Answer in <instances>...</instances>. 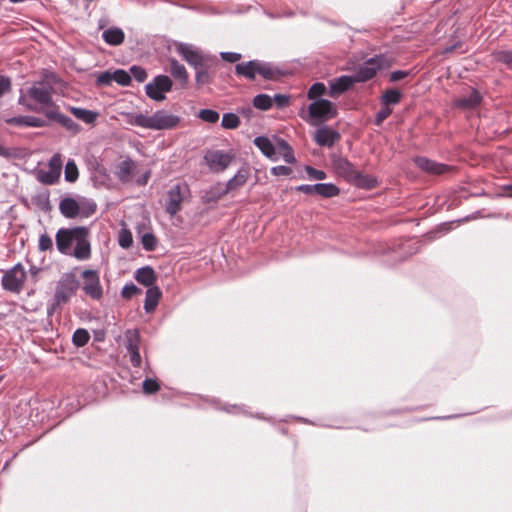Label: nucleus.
<instances>
[{"label":"nucleus","instance_id":"15","mask_svg":"<svg viewBox=\"0 0 512 512\" xmlns=\"http://www.w3.org/2000/svg\"><path fill=\"white\" fill-rule=\"evenodd\" d=\"M414 162L419 169L432 175H443L454 169L452 166L435 162L426 157H416Z\"/></svg>","mask_w":512,"mask_h":512},{"label":"nucleus","instance_id":"31","mask_svg":"<svg viewBox=\"0 0 512 512\" xmlns=\"http://www.w3.org/2000/svg\"><path fill=\"white\" fill-rule=\"evenodd\" d=\"M214 64V60L208 62L207 66L196 69V82L198 85H205L211 82L210 69Z\"/></svg>","mask_w":512,"mask_h":512},{"label":"nucleus","instance_id":"29","mask_svg":"<svg viewBox=\"0 0 512 512\" xmlns=\"http://www.w3.org/2000/svg\"><path fill=\"white\" fill-rule=\"evenodd\" d=\"M340 194V189L332 183H318L317 195L323 198H332Z\"/></svg>","mask_w":512,"mask_h":512},{"label":"nucleus","instance_id":"58","mask_svg":"<svg viewBox=\"0 0 512 512\" xmlns=\"http://www.w3.org/2000/svg\"><path fill=\"white\" fill-rule=\"evenodd\" d=\"M271 173L274 176H288L292 173V169L288 166L279 165L271 169Z\"/></svg>","mask_w":512,"mask_h":512},{"label":"nucleus","instance_id":"23","mask_svg":"<svg viewBox=\"0 0 512 512\" xmlns=\"http://www.w3.org/2000/svg\"><path fill=\"white\" fill-rule=\"evenodd\" d=\"M249 177H250L249 169L241 168L240 170H238L236 175L227 182V184L225 186L226 190L229 193L231 191L239 189L240 187H242L246 184Z\"/></svg>","mask_w":512,"mask_h":512},{"label":"nucleus","instance_id":"12","mask_svg":"<svg viewBox=\"0 0 512 512\" xmlns=\"http://www.w3.org/2000/svg\"><path fill=\"white\" fill-rule=\"evenodd\" d=\"M204 159L213 172L224 171L232 161V157L229 154L218 150L207 152Z\"/></svg>","mask_w":512,"mask_h":512},{"label":"nucleus","instance_id":"54","mask_svg":"<svg viewBox=\"0 0 512 512\" xmlns=\"http://www.w3.org/2000/svg\"><path fill=\"white\" fill-rule=\"evenodd\" d=\"M305 171L311 179L324 180L326 178V173L323 170H318L312 166H306Z\"/></svg>","mask_w":512,"mask_h":512},{"label":"nucleus","instance_id":"45","mask_svg":"<svg viewBox=\"0 0 512 512\" xmlns=\"http://www.w3.org/2000/svg\"><path fill=\"white\" fill-rule=\"evenodd\" d=\"M118 243L122 248H130L133 244L132 233L127 229H122L119 232Z\"/></svg>","mask_w":512,"mask_h":512},{"label":"nucleus","instance_id":"46","mask_svg":"<svg viewBox=\"0 0 512 512\" xmlns=\"http://www.w3.org/2000/svg\"><path fill=\"white\" fill-rule=\"evenodd\" d=\"M79 203H80V207H81L79 216L89 217L96 212L97 205L95 204V202L83 200Z\"/></svg>","mask_w":512,"mask_h":512},{"label":"nucleus","instance_id":"19","mask_svg":"<svg viewBox=\"0 0 512 512\" xmlns=\"http://www.w3.org/2000/svg\"><path fill=\"white\" fill-rule=\"evenodd\" d=\"M48 119L61 124L63 127H65L68 130H71L74 132L78 131V128H79L78 124L75 123L70 117L62 114L60 111V107L50 110L48 112Z\"/></svg>","mask_w":512,"mask_h":512},{"label":"nucleus","instance_id":"5","mask_svg":"<svg viewBox=\"0 0 512 512\" xmlns=\"http://www.w3.org/2000/svg\"><path fill=\"white\" fill-rule=\"evenodd\" d=\"M181 117L168 112L167 110H157L152 115H148L146 129L150 130H172L179 126Z\"/></svg>","mask_w":512,"mask_h":512},{"label":"nucleus","instance_id":"37","mask_svg":"<svg viewBox=\"0 0 512 512\" xmlns=\"http://www.w3.org/2000/svg\"><path fill=\"white\" fill-rule=\"evenodd\" d=\"M327 88L324 83L316 82L308 90L307 97L309 100H319L318 98L326 94Z\"/></svg>","mask_w":512,"mask_h":512},{"label":"nucleus","instance_id":"50","mask_svg":"<svg viewBox=\"0 0 512 512\" xmlns=\"http://www.w3.org/2000/svg\"><path fill=\"white\" fill-rule=\"evenodd\" d=\"M141 292V289H139L136 285L131 283L123 287L121 295L124 299H131L132 297L141 294Z\"/></svg>","mask_w":512,"mask_h":512},{"label":"nucleus","instance_id":"13","mask_svg":"<svg viewBox=\"0 0 512 512\" xmlns=\"http://www.w3.org/2000/svg\"><path fill=\"white\" fill-rule=\"evenodd\" d=\"M83 290L93 299H100L102 296V287L100 285L98 273L94 270H85L83 272Z\"/></svg>","mask_w":512,"mask_h":512},{"label":"nucleus","instance_id":"57","mask_svg":"<svg viewBox=\"0 0 512 512\" xmlns=\"http://www.w3.org/2000/svg\"><path fill=\"white\" fill-rule=\"evenodd\" d=\"M59 175L52 172V171H48V172H43L41 174V181L45 184H55L58 180H59Z\"/></svg>","mask_w":512,"mask_h":512},{"label":"nucleus","instance_id":"35","mask_svg":"<svg viewBox=\"0 0 512 512\" xmlns=\"http://www.w3.org/2000/svg\"><path fill=\"white\" fill-rule=\"evenodd\" d=\"M277 145L285 162L292 164L296 161L293 150L286 141L279 140Z\"/></svg>","mask_w":512,"mask_h":512},{"label":"nucleus","instance_id":"10","mask_svg":"<svg viewBox=\"0 0 512 512\" xmlns=\"http://www.w3.org/2000/svg\"><path fill=\"white\" fill-rule=\"evenodd\" d=\"M79 283L73 274H65L58 282L55 291L57 304L66 303L77 291Z\"/></svg>","mask_w":512,"mask_h":512},{"label":"nucleus","instance_id":"9","mask_svg":"<svg viewBox=\"0 0 512 512\" xmlns=\"http://www.w3.org/2000/svg\"><path fill=\"white\" fill-rule=\"evenodd\" d=\"M172 80L166 75L156 76L145 86L147 96L155 101L165 100V93L172 90Z\"/></svg>","mask_w":512,"mask_h":512},{"label":"nucleus","instance_id":"26","mask_svg":"<svg viewBox=\"0 0 512 512\" xmlns=\"http://www.w3.org/2000/svg\"><path fill=\"white\" fill-rule=\"evenodd\" d=\"M102 38L107 44L118 46L124 42L125 34L121 28L113 27L105 30Z\"/></svg>","mask_w":512,"mask_h":512},{"label":"nucleus","instance_id":"64","mask_svg":"<svg viewBox=\"0 0 512 512\" xmlns=\"http://www.w3.org/2000/svg\"><path fill=\"white\" fill-rule=\"evenodd\" d=\"M273 101L278 107H284L289 104V97L282 94H276L273 98Z\"/></svg>","mask_w":512,"mask_h":512},{"label":"nucleus","instance_id":"63","mask_svg":"<svg viewBox=\"0 0 512 512\" xmlns=\"http://www.w3.org/2000/svg\"><path fill=\"white\" fill-rule=\"evenodd\" d=\"M408 75H409V72H407V71H402V70L393 71L390 74L389 79L391 82H397V81L404 79Z\"/></svg>","mask_w":512,"mask_h":512},{"label":"nucleus","instance_id":"33","mask_svg":"<svg viewBox=\"0 0 512 512\" xmlns=\"http://www.w3.org/2000/svg\"><path fill=\"white\" fill-rule=\"evenodd\" d=\"M125 117H126L127 124L146 129L148 115H145L142 113H140V114L127 113V114H125Z\"/></svg>","mask_w":512,"mask_h":512},{"label":"nucleus","instance_id":"28","mask_svg":"<svg viewBox=\"0 0 512 512\" xmlns=\"http://www.w3.org/2000/svg\"><path fill=\"white\" fill-rule=\"evenodd\" d=\"M226 194H228L226 188H223L222 185L218 183L207 190L202 198L205 203H211L217 202Z\"/></svg>","mask_w":512,"mask_h":512},{"label":"nucleus","instance_id":"41","mask_svg":"<svg viewBox=\"0 0 512 512\" xmlns=\"http://www.w3.org/2000/svg\"><path fill=\"white\" fill-rule=\"evenodd\" d=\"M198 117L204 122L214 124L218 122L220 115L217 111L212 109H201L198 112Z\"/></svg>","mask_w":512,"mask_h":512},{"label":"nucleus","instance_id":"49","mask_svg":"<svg viewBox=\"0 0 512 512\" xmlns=\"http://www.w3.org/2000/svg\"><path fill=\"white\" fill-rule=\"evenodd\" d=\"M142 388L146 394H154L160 390L159 383L151 378H147L143 381Z\"/></svg>","mask_w":512,"mask_h":512},{"label":"nucleus","instance_id":"14","mask_svg":"<svg viewBox=\"0 0 512 512\" xmlns=\"http://www.w3.org/2000/svg\"><path fill=\"white\" fill-rule=\"evenodd\" d=\"M179 54L188 62L189 65L195 69L208 65V62L212 59L210 57L202 55L199 51L194 50L191 46L180 45L178 48Z\"/></svg>","mask_w":512,"mask_h":512},{"label":"nucleus","instance_id":"16","mask_svg":"<svg viewBox=\"0 0 512 512\" xmlns=\"http://www.w3.org/2000/svg\"><path fill=\"white\" fill-rule=\"evenodd\" d=\"M339 140L340 134L327 126L319 128L314 136V141L323 147H332Z\"/></svg>","mask_w":512,"mask_h":512},{"label":"nucleus","instance_id":"22","mask_svg":"<svg viewBox=\"0 0 512 512\" xmlns=\"http://www.w3.org/2000/svg\"><path fill=\"white\" fill-rule=\"evenodd\" d=\"M136 168L135 162L131 159H126L120 162L116 167V176L122 182L131 180L132 174Z\"/></svg>","mask_w":512,"mask_h":512},{"label":"nucleus","instance_id":"27","mask_svg":"<svg viewBox=\"0 0 512 512\" xmlns=\"http://www.w3.org/2000/svg\"><path fill=\"white\" fill-rule=\"evenodd\" d=\"M254 145L265 155L267 158L275 159L276 149L271 140L265 136H258L254 139Z\"/></svg>","mask_w":512,"mask_h":512},{"label":"nucleus","instance_id":"32","mask_svg":"<svg viewBox=\"0 0 512 512\" xmlns=\"http://www.w3.org/2000/svg\"><path fill=\"white\" fill-rule=\"evenodd\" d=\"M402 98V93L398 89H388L386 90L382 97L381 102L383 105L389 106V105H395L400 102Z\"/></svg>","mask_w":512,"mask_h":512},{"label":"nucleus","instance_id":"34","mask_svg":"<svg viewBox=\"0 0 512 512\" xmlns=\"http://www.w3.org/2000/svg\"><path fill=\"white\" fill-rule=\"evenodd\" d=\"M253 105L257 109L266 111L269 110L273 105V99L267 94H259L254 97Z\"/></svg>","mask_w":512,"mask_h":512},{"label":"nucleus","instance_id":"47","mask_svg":"<svg viewBox=\"0 0 512 512\" xmlns=\"http://www.w3.org/2000/svg\"><path fill=\"white\" fill-rule=\"evenodd\" d=\"M62 156L59 153L54 154L49 161V171H52L60 176L62 170Z\"/></svg>","mask_w":512,"mask_h":512},{"label":"nucleus","instance_id":"59","mask_svg":"<svg viewBox=\"0 0 512 512\" xmlns=\"http://www.w3.org/2000/svg\"><path fill=\"white\" fill-rule=\"evenodd\" d=\"M296 191L305 193L307 195H315L317 194V184L309 185V184H303L296 187Z\"/></svg>","mask_w":512,"mask_h":512},{"label":"nucleus","instance_id":"30","mask_svg":"<svg viewBox=\"0 0 512 512\" xmlns=\"http://www.w3.org/2000/svg\"><path fill=\"white\" fill-rule=\"evenodd\" d=\"M71 113L79 120H82L83 122L87 124L94 123L98 114L96 112H93L91 110L83 109V108H77L72 107Z\"/></svg>","mask_w":512,"mask_h":512},{"label":"nucleus","instance_id":"24","mask_svg":"<svg viewBox=\"0 0 512 512\" xmlns=\"http://www.w3.org/2000/svg\"><path fill=\"white\" fill-rule=\"evenodd\" d=\"M162 296V292L159 287H150L146 291V298L144 303V309L147 313H151L157 307L159 300Z\"/></svg>","mask_w":512,"mask_h":512},{"label":"nucleus","instance_id":"40","mask_svg":"<svg viewBox=\"0 0 512 512\" xmlns=\"http://www.w3.org/2000/svg\"><path fill=\"white\" fill-rule=\"evenodd\" d=\"M79 171L73 160H69L65 166V180L73 183L78 179Z\"/></svg>","mask_w":512,"mask_h":512},{"label":"nucleus","instance_id":"62","mask_svg":"<svg viewBox=\"0 0 512 512\" xmlns=\"http://www.w3.org/2000/svg\"><path fill=\"white\" fill-rule=\"evenodd\" d=\"M241 54L235 52H223L221 53V58L224 61L235 63L241 59Z\"/></svg>","mask_w":512,"mask_h":512},{"label":"nucleus","instance_id":"60","mask_svg":"<svg viewBox=\"0 0 512 512\" xmlns=\"http://www.w3.org/2000/svg\"><path fill=\"white\" fill-rule=\"evenodd\" d=\"M11 89L10 78L0 75V97Z\"/></svg>","mask_w":512,"mask_h":512},{"label":"nucleus","instance_id":"53","mask_svg":"<svg viewBox=\"0 0 512 512\" xmlns=\"http://www.w3.org/2000/svg\"><path fill=\"white\" fill-rule=\"evenodd\" d=\"M130 73L134 77V79L138 82H144L147 78V72L144 68L140 66H132L130 68Z\"/></svg>","mask_w":512,"mask_h":512},{"label":"nucleus","instance_id":"55","mask_svg":"<svg viewBox=\"0 0 512 512\" xmlns=\"http://www.w3.org/2000/svg\"><path fill=\"white\" fill-rule=\"evenodd\" d=\"M45 121L35 116H25V127H44Z\"/></svg>","mask_w":512,"mask_h":512},{"label":"nucleus","instance_id":"25","mask_svg":"<svg viewBox=\"0 0 512 512\" xmlns=\"http://www.w3.org/2000/svg\"><path fill=\"white\" fill-rule=\"evenodd\" d=\"M481 99L482 97L480 93L475 89H471L468 96L456 99L455 105L460 108L471 109L477 107L480 104Z\"/></svg>","mask_w":512,"mask_h":512},{"label":"nucleus","instance_id":"4","mask_svg":"<svg viewBox=\"0 0 512 512\" xmlns=\"http://www.w3.org/2000/svg\"><path fill=\"white\" fill-rule=\"evenodd\" d=\"M235 73L248 80H254L257 74L265 80H277L281 76V72L278 68L259 60H251L237 64L235 66Z\"/></svg>","mask_w":512,"mask_h":512},{"label":"nucleus","instance_id":"52","mask_svg":"<svg viewBox=\"0 0 512 512\" xmlns=\"http://www.w3.org/2000/svg\"><path fill=\"white\" fill-rule=\"evenodd\" d=\"M113 82V72L105 71L98 75L96 84L97 86H109Z\"/></svg>","mask_w":512,"mask_h":512},{"label":"nucleus","instance_id":"39","mask_svg":"<svg viewBox=\"0 0 512 512\" xmlns=\"http://www.w3.org/2000/svg\"><path fill=\"white\" fill-rule=\"evenodd\" d=\"M240 118L234 113H225L222 117L221 125L225 129H236L239 127Z\"/></svg>","mask_w":512,"mask_h":512},{"label":"nucleus","instance_id":"51","mask_svg":"<svg viewBox=\"0 0 512 512\" xmlns=\"http://www.w3.org/2000/svg\"><path fill=\"white\" fill-rule=\"evenodd\" d=\"M392 112L393 111L389 106L383 105L376 114L375 124L380 126L392 114Z\"/></svg>","mask_w":512,"mask_h":512},{"label":"nucleus","instance_id":"43","mask_svg":"<svg viewBox=\"0 0 512 512\" xmlns=\"http://www.w3.org/2000/svg\"><path fill=\"white\" fill-rule=\"evenodd\" d=\"M113 81L128 86L131 83V75L123 69H117L113 72Z\"/></svg>","mask_w":512,"mask_h":512},{"label":"nucleus","instance_id":"11","mask_svg":"<svg viewBox=\"0 0 512 512\" xmlns=\"http://www.w3.org/2000/svg\"><path fill=\"white\" fill-rule=\"evenodd\" d=\"M186 184H177L170 188L167 192V202L165 206L166 212L171 216H175L182 209L185 192H188Z\"/></svg>","mask_w":512,"mask_h":512},{"label":"nucleus","instance_id":"17","mask_svg":"<svg viewBox=\"0 0 512 512\" xmlns=\"http://www.w3.org/2000/svg\"><path fill=\"white\" fill-rule=\"evenodd\" d=\"M356 83L355 78L349 75H343L330 83L328 95L336 98L344 92L348 91Z\"/></svg>","mask_w":512,"mask_h":512},{"label":"nucleus","instance_id":"48","mask_svg":"<svg viewBox=\"0 0 512 512\" xmlns=\"http://www.w3.org/2000/svg\"><path fill=\"white\" fill-rule=\"evenodd\" d=\"M38 249L41 252L51 251L53 249L52 238L47 234H41L38 241Z\"/></svg>","mask_w":512,"mask_h":512},{"label":"nucleus","instance_id":"1","mask_svg":"<svg viewBox=\"0 0 512 512\" xmlns=\"http://www.w3.org/2000/svg\"><path fill=\"white\" fill-rule=\"evenodd\" d=\"M58 82L54 73H46L41 80L34 82L24 92H21L18 103L28 110L43 113L48 118V112L59 106L53 101L55 92L53 84Z\"/></svg>","mask_w":512,"mask_h":512},{"label":"nucleus","instance_id":"6","mask_svg":"<svg viewBox=\"0 0 512 512\" xmlns=\"http://www.w3.org/2000/svg\"><path fill=\"white\" fill-rule=\"evenodd\" d=\"M26 271L21 263L16 264L5 272L2 277V287L12 293H20L26 281Z\"/></svg>","mask_w":512,"mask_h":512},{"label":"nucleus","instance_id":"2","mask_svg":"<svg viewBox=\"0 0 512 512\" xmlns=\"http://www.w3.org/2000/svg\"><path fill=\"white\" fill-rule=\"evenodd\" d=\"M90 230L84 226L60 228L55 236L56 246L61 254L72 255L78 260L91 258Z\"/></svg>","mask_w":512,"mask_h":512},{"label":"nucleus","instance_id":"18","mask_svg":"<svg viewBox=\"0 0 512 512\" xmlns=\"http://www.w3.org/2000/svg\"><path fill=\"white\" fill-rule=\"evenodd\" d=\"M59 210L64 217L74 219L80 215L81 207L74 198L65 197L59 203Z\"/></svg>","mask_w":512,"mask_h":512},{"label":"nucleus","instance_id":"36","mask_svg":"<svg viewBox=\"0 0 512 512\" xmlns=\"http://www.w3.org/2000/svg\"><path fill=\"white\" fill-rule=\"evenodd\" d=\"M90 340V334L86 329H77L72 337L73 344L77 347L85 346Z\"/></svg>","mask_w":512,"mask_h":512},{"label":"nucleus","instance_id":"3","mask_svg":"<svg viewBox=\"0 0 512 512\" xmlns=\"http://www.w3.org/2000/svg\"><path fill=\"white\" fill-rule=\"evenodd\" d=\"M335 173L345 179L348 183L363 189H372L376 187L377 180L374 177L363 174L344 157H336L332 161Z\"/></svg>","mask_w":512,"mask_h":512},{"label":"nucleus","instance_id":"42","mask_svg":"<svg viewBox=\"0 0 512 512\" xmlns=\"http://www.w3.org/2000/svg\"><path fill=\"white\" fill-rule=\"evenodd\" d=\"M494 60L501 62L509 67H512V51L497 50L492 53Z\"/></svg>","mask_w":512,"mask_h":512},{"label":"nucleus","instance_id":"56","mask_svg":"<svg viewBox=\"0 0 512 512\" xmlns=\"http://www.w3.org/2000/svg\"><path fill=\"white\" fill-rule=\"evenodd\" d=\"M130 357V362L134 367H140L142 360L139 353V348L127 349Z\"/></svg>","mask_w":512,"mask_h":512},{"label":"nucleus","instance_id":"61","mask_svg":"<svg viewBox=\"0 0 512 512\" xmlns=\"http://www.w3.org/2000/svg\"><path fill=\"white\" fill-rule=\"evenodd\" d=\"M6 124L16 127H25V116H17L4 120Z\"/></svg>","mask_w":512,"mask_h":512},{"label":"nucleus","instance_id":"20","mask_svg":"<svg viewBox=\"0 0 512 512\" xmlns=\"http://www.w3.org/2000/svg\"><path fill=\"white\" fill-rule=\"evenodd\" d=\"M170 74L173 78L180 83L181 88H185L188 84V72L184 65L180 64L177 60L172 59L170 61Z\"/></svg>","mask_w":512,"mask_h":512},{"label":"nucleus","instance_id":"7","mask_svg":"<svg viewBox=\"0 0 512 512\" xmlns=\"http://www.w3.org/2000/svg\"><path fill=\"white\" fill-rule=\"evenodd\" d=\"M386 60L383 56H375L360 65L352 77L356 83L366 82L376 76L377 72L385 67Z\"/></svg>","mask_w":512,"mask_h":512},{"label":"nucleus","instance_id":"8","mask_svg":"<svg viewBox=\"0 0 512 512\" xmlns=\"http://www.w3.org/2000/svg\"><path fill=\"white\" fill-rule=\"evenodd\" d=\"M309 116L317 121L325 122L337 116V108L330 100L319 99L308 106Z\"/></svg>","mask_w":512,"mask_h":512},{"label":"nucleus","instance_id":"21","mask_svg":"<svg viewBox=\"0 0 512 512\" xmlns=\"http://www.w3.org/2000/svg\"><path fill=\"white\" fill-rule=\"evenodd\" d=\"M135 279L138 283L150 288L154 287L157 277L152 267L145 266L136 271Z\"/></svg>","mask_w":512,"mask_h":512},{"label":"nucleus","instance_id":"44","mask_svg":"<svg viewBox=\"0 0 512 512\" xmlns=\"http://www.w3.org/2000/svg\"><path fill=\"white\" fill-rule=\"evenodd\" d=\"M141 243L146 251L151 252L156 249L157 238L152 233H146L142 236Z\"/></svg>","mask_w":512,"mask_h":512},{"label":"nucleus","instance_id":"38","mask_svg":"<svg viewBox=\"0 0 512 512\" xmlns=\"http://www.w3.org/2000/svg\"><path fill=\"white\" fill-rule=\"evenodd\" d=\"M125 337H126V349L139 348L140 334H139L138 330H136V329L127 330L125 333Z\"/></svg>","mask_w":512,"mask_h":512}]
</instances>
